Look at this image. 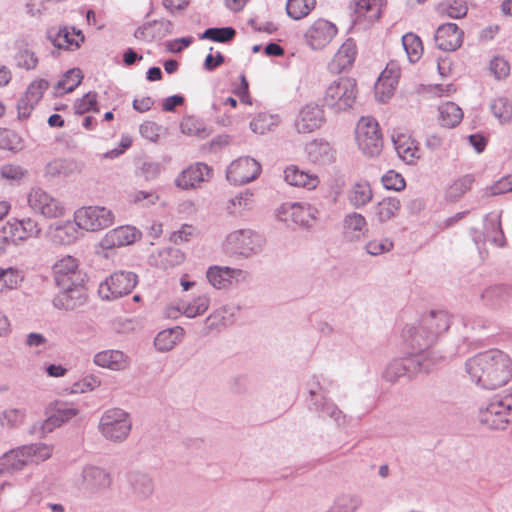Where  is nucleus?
I'll return each instance as SVG.
<instances>
[{"label": "nucleus", "mask_w": 512, "mask_h": 512, "mask_svg": "<svg viewBox=\"0 0 512 512\" xmlns=\"http://www.w3.org/2000/svg\"><path fill=\"white\" fill-rule=\"evenodd\" d=\"M465 368L472 381L488 390L502 387L512 378V360L499 349L476 354L466 361Z\"/></svg>", "instance_id": "1"}, {"label": "nucleus", "mask_w": 512, "mask_h": 512, "mask_svg": "<svg viewBox=\"0 0 512 512\" xmlns=\"http://www.w3.org/2000/svg\"><path fill=\"white\" fill-rule=\"evenodd\" d=\"M451 324L446 311H431L424 315L417 326L405 331V338L414 349L430 348Z\"/></svg>", "instance_id": "2"}, {"label": "nucleus", "mask_w": 512, "mask_h": 512, "mask_svg": "<svg viewBox=\"0 0 512 512\" xmlns=\"http://www.w3.org/2000/svg\"><path fill=\"white\" fill-rule=\"evenodd\" d=\"M357 96L356 80L342 76L333 80L326 87L322 97V107H326L336 114L347 112L354 106Z\"/></svg>", "instance_id": "3"}, {"label": "nucleus", "mask_w": 512, "mask_h": 512, "mask_svg": "<svg viewBox=\"0 0 512 512\" xmlns=\"http://www.w3.org/2000/svg\"><path fill=\"white\" fill-rule=\"evenodd\" d=\"M132 429L130 414L121 408L106 410L99 421L98 430L108 441L114 443L124 442Z\"/></svg>", "instance_id": "4"}, {"label": "nucleus", "mask_w": 512, "mask_h": 512, "mask_svg": "<svg viewBox=\"0 0 512 512\" xmlns=\"http://www.w3.org/2000/svg\"><path fill=\"white\" fill-rule=\"evenodd\" d=\"M356 141L359 149L368 157L378 156L383 148V138L378 122L373 117H361L357 123Z\"/></svg>", "instance_id": "5"}, {"label": "nucleus", "mask_w": 512, "mask_h": 512, "mask_svg": "<svg viewBox=\"0 0 512 512\" xmlns=\"http://www.w3.org/2000/svg\"><path fill=\"white\" fill-rule=\"evenodd\" d=\"M478 420L482 426L488 429L504 430L512 423V414L497 395L480 407Z\"/></svg>", "instance_id": "6"}, {"label": "nucleus", "mask_w": 512, "mask_h": 512, "mask_svg": "<svg viewBox=\"0 0 512 512\" xmlns=\"http://www.w3.org/2000/svg\"><path fill=\"white\" fill-rule=\"evenodd\" d=\"M137 282V275L133 272H115L100 284L98 293L102 299L114 300L131 293Z\"/></svg>", "instance_id": "7"}, {"label": "nucleus", "mask_w": 512, "mask_h": 512, "mask_svg": "<svg viewBox=\"0 0 512 512\" xmlns=\"http://www.w3.org/2000/svg\"><path fill=\"white\" fill-rule=\"evenodd\" d=\"M75 223L80 229L97 231L112 225L114 215L106 207H82L75 212Z\"/></svg>", "instance_id": "8"}, {"label": "nucleus", "mask_w": 512, "mask_h": 512, "mask_svg": "<svg viewBox=\"0 0 512 512\" xmlns=\"http://www.w3.org/2000/svg\"><path fill=\"white\" fill-rule=\"evenodd\" d=\"M227 245L233 253L249 257L262 250L264 239L250 229H241L227 236Z\"/></svg>", "instance_id": "9"}, {"label": "nucleus", "mask_w": 512, "mask_h": 512, "mask_svg": "<svg viewBox=\"0 0 512 512\" xmlns=\"http://www.w3.org/2000/svg\"><path fill=\"white\" fill-rule=\"evenodd\" d=\"M52 270L55 283L59 288H67L73 284L85 282V274L79 270L77 259L70 255L58 260Z\"/></svg>", "instance_id": "10"}, {"label": "nucleus", "mask_w": 512, "mask_h": 512, "mask_svg": "<svg viewBox=\"0 0 512 512\" xmlns=\"http://www.w3.org/2000/svg\"><path fill=\"white\" fill-rule=\"evenodd\" d=\"M27 200L32 210L47 218H56L64 213L62 203L40 187L32 188Z\"/></svg>", "instance_id": "11"}, {"label": "nucleus", "mask_w": 512, "mask_h": 512, "mask_svg": "<svg viewBox=\"0 0 512 512\" xmlns=\"http://www.w3.org/2000/svg\"><path fill=\"white\" fill-rule=\"evenodd\" d=\"M79 413L72 404L56 400L51 402L46 408L47 419L42 423L44 432H51L54 428L60 427L64 423L74 418Z\"/></svg>", "instance_id": "12"}, {"label": "nucleus", "mask_w": 512, "mask_h": 512, "mask_svg": "<svg viewBox=\"0 0 512 512\" xmlns=\"http://www.w3.org/2000/svg\"><path fill=\"white\" fill-rule=\"evenodd\" d=\"M261 173V165L253 158L241 157L233 161L227 170V178L240 184L256 179Z\"/></svg>", "instance_id": "13"}, {"label": "nucleus", "mask_w": 512, "mask_h": 512, "mask_svg": "<svg viewBox=\"0 0 512 512\" xmlns=\"http://www.w3.org/2000/svg\"><path fill=\"white\" fill-rule=\"evenodd\" d=\"M325 122L324 110L315 103L306 104L300 111L295 121L298 133L307 134L318 130Z\"/></svg>", "instance_id": "14"}, {"label": "nucleus", "mask_w": 512, "mask_h": 512, "mask_svg": "<svg viewBox=\"0 0 512 512\" xmlns=\"http://www.w3.org/2000/svg\"><path fill=\"white\" fill-rule=\"evenodd\" d=\"M48 87L49 82L45 79L35 80L28 86L24 96L17 103L19 119H27L31 115L32 110L42 99Z\"/></svg>", "instance_id": "15"}, {"label": "nucleus", "mask_w": 512, "mask_h": 512, "mask_svg": "<svg viewBox=\"0 0 512 512\" xmlns=\"http://www.w3.org/2000/svg\"><path fill=\"white\" fill-rule=\"evenodd\" d=\"M337 34V27L325 20H316L305 33L307 44L312 49H321L325 47Z\"/></svg>", "instance_id": "16"}, {"label": "nucleus", "mask_w": 512, "mask_h": 512, "mask_svg": "<svg viewBox=\"0 0 512 512\" xmlns=\"http://www.w3.org/2000/svg\"><path fill=\"white\" fill-rule=\"evenodd\" d=\"M317 214L318 210L310 204L293 203L281 207L279 219L287 221V216H289L293 223L302 227H310L316 220Z\"/></svg>", "instance_id": "17"}, {"label": "nucleus", "mask_w": 512, "mask_h": 512, "mask_svg": "<svg viewBox=\"0 0 512 512\" xmlns=\"http://www.w3.org/2000/svg\"><path fill=\"white\" fill-rule=\"evenodd\" d=\"M60 292L54 297L53 305L60 310H74L87 301L84 283L73 284L67 288H59Z\"/></svg>", "instance_id": "18"}, {"label": "nucleus", "mask_w": 512, "mask_h": 512, "mask_svg": "<svg viewBox=\"0 0 512 512\" xmlns=\"http://www.w3.org/2000/svg\"><path fill=\"white\" fill-rule=\"evenodd\" d=\"M5 234L4 239L8 236L11 237L12 241H24L31 237H38L41 228L39 224L32 218L13 219L7 222L3 227Z\"/></svg>", "instance_id": "19"}, {"label": "nucleus", "mask_w": 512, "mask_h": 512, "mask_svg": "<svg viewBox=\"0 0 512 512\" xmlns=\"http://www.w3.org/2000/svg\"><path fill=\"white\" fill-rule=\"evenodd\" d=\"M436 46L443 51H455L463 42V31L455 23H445L435 33Z\"/></svg>", "instance_id": "20"}, {"label": "nucleus", "mask_w": 512, "mask_h": 512, "mask_svg": "<svg viewBox=\"0 0 512 512\" xmlns=\"http://www.w3.org/2000/svg\"><path fill=\"white\" fill-rule=\"evenodd\" d=\"M418 360L412 358V355L392 360L385 368L383 372V378L390 382L395 383L400 377L407 375L412 377L417 374V369L421 366Z\"/></svg>", "instance_id": "21"}, {"label": "nucleus", "mask_w": 512, "mask_h": 512, "mask_svg": "<svg viewBox=\"0 0 512 512\" xmlns=\"http://www.w3.org/2000/svg\"><path fill=\"white\" fill-rule=\"evenodd\" d=\"M140 232L132 226L125 225L110 230L106 233L100 242L103 249H113L134 243L139 237Z\"/></svg>", "instance_id": "22"}, {"label": "nucleus", "mask_w": 512, "mask_h": 512, "mask_svg": "<svg viewBox=\"0 0 512 512\" xmlns=\"http://www.w3.org/2000/svg\"><path fill=\"white\" fill-rule=\"evenodd\" d=\"M47 38L56 48L70 50L79 48L80 43L84 41V35L80 30L72 28L70 32L68 27L50 28L47 31Z\"/></svg>", "instance_id": "23"}, {"label": "nucleus", "mask_w": 512, "mask_h": 512, "mask_svg": "<svg viewBox=\"0 0 512 512\" xmlns=\"http://www.w3.org/2000/svg\"><path fill=\"white\" fill-rule=\"evenodd\" d=\"M83 487L90 493H96L110 487L112 479L103 468L87 466L82 471Z\"/></svg>", "instance_id": "24"}, {"label": "nucleus", "mask_w": 512, "mask_h": 512, "mask_svg": "<svg viewBox=\"0 0 512 512\" xmlns=\"http://www.w3.org/2000/svg\"><path fill=\"white\" fill-rule=\"evenodd\" d=\"M95 365L111 371H123L129 368L130 358L120 350L108 349L94 355Z\"/></svg>", "instance_id": "25"}, {"label": "nucleus", "mask_w": 512, "mask_h": 512, "mask_svg": "<svg viewBox=\"0 0 512 512\" xmlns=\"http://www.w3.org/2000/svg\"><path fill=\"white\" fill-rule=\"evenodd\" d=\"M356 54L357 48L355 41L351 38L347 39L328 64L330 72L339 74L350 68L355 61Z\"/></svg>", "instance_id": "26"}, {"label": "nucleus", "mask_w": 512, "mask_h": 512, "mask_svg": "<svg viewBox=\"0 0 512 512\" xmlns=\"http://www.w3.org/2000/svg\"><path fill=\"white\" fill-rule=\"evenodd\" d=\"M210 168L204 163H196L183 170L176 179V185L182 189H190L208 180Z\"/></svg>", "instance_id": "27"}, {"label": "nucleus", "mask_w": 512, "mask_h": 512, "mask_svg": "<svg viewBox=\"0 0 512 512\" xmlns=\"http://www.w3.org/2000/svg\"><path fill=\"white\" fill-rule=\"evenodd\" d=\"M487 306L501 308L512 302V285L499 284L486 288L481 294Z\"/></svg>", "instance_id": "28"}, {"label": "nucleus", "mask_w": 512, "mask_h": 512, "mask_svg": "<svg viewBox=\"0 0 512 512\" xmlns=\"http://www.w3.org/2000/svg\"><path fill=\"white\" fill-rule=\"evenodd\" d=\"M285 181L295 187H302L308 190L315 189L319 183V177L316 174H310L301 170L296 165H290L284 170Z\"/></svg>", "instance_id": "29"}, {"label": "nucleus", "mask_w": 512, "mask_h": 512, "mask_svg": "<svg viewBox=\"0 0 512 512\" xmlns=\"http://www.w3.org/2000/svg\"><path fill=\"white\" fill-rule=\"evenodd\" d=\"M308 158L319 165L331 164L335 160V150L324 140H313L306 146Z\"/></svg>", "instance_id": "30"}, {"label": "nucleus", "mask_w": 512, "mask_h": 512, "mask_svg": "<svg viewBox=\"0 0 512 512\" xmlns=\"http://www.w3.org/2000/svg\"><path fill=\"white\" fill-rule=\"evenodd\" d=\"M244 272L230 267L212 266L206 272L209 283L217 289L226 288L232 279H238Z\"/></svg>", "instance_id": "31"}, {"label": "nucleus", "mask_w": 512, "mask_h": 512, "mask_svg": "<svg viewBox=\"0 0 512 512\" xmlns=\"http://www.w3.org/2000/svg\"><path fill=\"white\" fill-rule=\"evenodd\" d=\"M399 71L389 69L386 67L385 70L381 73L378 82L375 86V94L376 97L379 98V101L385 102L389 99L395 90V87L398 83Z\"/></svg>", "instance_id": "32"}, {"label": "nucleus", "mask_w": 512, "mask_h": 512, "mask_svg": "<svg viewBox=\"0 0 512 512\" xmlns=\"http://www.w3.org/2000/svg\"><path fill=\"white\" fill-rule=\"evenodd\" d=\"M393 142L398 156L407 164H413L419 159V148L411 137L401 134Z\"/></svg>", "instance_id": "33"}, {"label": "nucleus", "mask_w": 512, "mask_h": 512, "mask_svg": "<svg viewBox=\"0 0 512 512\" xmlns=\"http://www.w3.org/2000/svg\"><path fill=\"white\" fill-rule=\"evenodd\" d=\"M380 13L379 0H354L353 22H374L380 18Z\"/></svg>", "instance_id": "34"}, {"label": "nucleus", "mask_w": 512, "mask_h": 512, "mask_svg": "<svg viewBox=\"0 0 512 512\" xmlns=\"http://www.w3.org/2000/svg\"><path fill=\"white\" fill-rule=\"evenodd\" d=\"M373 198V191L366 181L354 183L347 192V199L351 206L356 209L367 205Z\"/></svg>", "instance_id": "35"}, {"label": "nucleus", "mask_w": 512, "mask_h": 512, "mask_svg": "<svg viewBox=\"0 0 512 512\" xmlns=\"http://www.w3.org/2000/svg\"><path fill=\"white\" fill-rule=\"evenodd\" d=\"M129 484L133 494L139 499H147L154 492L153 479L142 472L130 473Z\"/></svg>", "instance_id": "36"}, {"label": "nucleus", "mask_w": 512, "mask_h": 512, "mask_svg": "<svg viewBox=\"0 0 512 512\" xmlns=\"http://www.w3.org/2000/svg\"><path fill=\"white\" fill-rule=\"evenodd\" d=\"M344 233L350 237L351 240H358L366 234L367 221L365 217L357 212H351L345 215L343 219Z\"/></svg>", "instance_id": "37"}, {"label": "nucleus", "mask_w": 512, "mask_h": 512, "mask_svg": "<svg viewBox=\"0 0 512 512\" xmlns=\"http://www.w3.org/2000/svg\"><path fill=\"white\" fill-rule=\"evenodd\" d=\"M183 335L184 330L179 326L162 330L155 337L154 345L158 351H170L181 341Z\"/></svg>", "instance_id": "38"}, {"label": "nucleus", "mask_w": 512, "mask_h": 512, "mask_svg": "<svg viewBox=\"0 0 512 512\" xmlns=\"http://www.w3.org/2000/svg\"><path fill=\"white\" fill-rule=\"evenodd\" d=\"M400 207L401 204L399 199L395 197H387L374 205L372 212L378 222L384 223L395 217L400 210Z\"/></svg>", "instance_id": "39"}, {"label": "nucleus", "mask_w": 512, "mask_h": 512, "mask_svg": "<svg viewBox=\"0 0 512 512\" xmlns=\"http://www.w3.org/2000/svg\"><path fill=\"white\" fill-rule=\"evenodd\" d=\"M363 504L361 495L343 493L338 495L326 512H356Z\"/></svg>", "instance_id": "40"}, {"label": "nucleus", "mask_w": 512, "mask_h": 512, "mask_svg": "<svg viewBox=\"0 0 512 512\" xmlns=\"http://www.w3.org/2000/svg\"><path fill=\"white\" fill-rule=\"evenodd\" d=\"M438 110L440 124L446 128L457 126L463 118L462 109L453 102L442 104Z\"/></svg>", "instance_id": "41"}, {"label": "nucleus", "mask_w": 512, "mask_h": 512, "mask_svg": "<svg viewBox=\"0 0 512 512\" xmlns=\"http://www.w3.org/2000/svg\"><path fill=\"white\" fill-rule=\"evenodd\" d=\"M21 447L28 464L43 462L49 459L53 452V447L45 443H32Z\"/></svg>", "instance_id": "42"}, {"label": "nucleus", "mask_w": 512, "mask_h": 512, "mask_svg": "<svg viewBox=\"0 0 512 512\" xmlns=\"http://www.w3.org/2000/svg\"><path fill=\"white\" fill-rule=\"evenodd\" d=\"M419 352L411 354L412 358L417 359L421 366L417 369V373L430 372L435 366H437L445 356L434 349L423 348L418 349Z\"/></svg>", "instance_id": "43"}, {"label": "nucleus", "mask_w": 512, "mask_h": 512, "mask_svg": "<svg viewBox=\"0 0 512 512\" xmlns=\"http://www.w3.org/2000/svg\"><path fill=\"white\" fill-rule=\"evenodd\" d=\"M315 410L322 414V416L330 417L335 421L338 426H342L346 422V417L335 403L326 397L321 398V402L315 400L312 404Z\"/></svg>", "instance_id": "44"}, {"label": "nucleus", "mask_w": 512, "mask_h": 512, "mask_svg": "<svg viewBox=\"0 0 512 512\" xmlns=\"http://www.w3.org/2000/svg\"><path fill=\"white\" fill-rule=\"evenodd\" d=\"M75 163L68 159H54L46 164L45 176L50 178L66 177L73 173Z\"/></svg>", "instance_id": "45"}, {"label": "nucleus", "mask_w": 512, "mask_h": 512, "mask_svg": "<svg viewBox=\"0 0 512 512\" xmlns=\"http://www.w3.org/2000/svg\"><path fill=\"white\" fill-rule=\"evenodd\" d=\"M402 45L411 63L417 62L423 54L420 37L414 33H406L402 37Z\"/></svg>", "instance_id": "46"}, {"label": "nucleus", "mask_w": 512, "mask_h": 512, "mask_svg": "<svg viewBox=\"0 0 512 512\" xmlns=\"http://www.w3.org/2000/svg\"><path fill=\"white\" fill-rule=\"evenodd\" d=\"M315 0H287L286 11L289 17L300 20L314 9Z\"/></svg>", "instance_id": "47"}, {"label": "nucleus", "mask_w": 512, "mask_h": 512, "mask_svg": "<svg viewBox=\"0 0 512 512\" xmlns=\"http://www.w3.org/2000/svg\"><path fill=\"white\" fill-rule=\"evenodd\" d=\"M181 132L187 135L206 138L210 134V130L198 118L194 116H186L180 123Z\"/></svg>", "instance_id": "48"}, {"label": "nucleus", "mask_w": 512, "mask_h": 512, "mask_svg": "<svg viewBox=\"0 0 512 512\" xmlns=\"http://www.w3.org/2000/svg\"><path fill=\"white\" fill-rule=\"evenodd\" d=\"M1 465L9 471H19L28 465L26 458L24 457L22 447H18L5 453L1 458Z\"/></svg>", "instance_id": "49"}, {"label": "nucleus", "mask_w": 512, "mask_h": 512, "mask_svg": "<svg viewBox=\"0 0 512 512\" xmlns=\"http://www.w3.org/2000/svg\"><path fill=\"white\" fill-rule=\"evenodd\" d=\"M23 139L15 131L0 127V149L18 152L23 149Z\"/></svg>", "instance_id": "50"}, {"label": "nucleus", "mask_w": 512, "mask_h": 512, "mask_svg": "<svg viewBox=\"0 0 512 512\" xmlns=\"http://www.w3.org/2000/svg\"><path fill=\"white\" fill-rule=\"evenodd\" d=\"M490 110L501 123L508 122L512 118V104L504 96L495 97L490 103Z\"/></svg>", "instance_id": "51"}, {"label": "nucleus", "mask_w": 512, "mask_h": 512, "mask_svg": "<svg viewBox=\"0 0 512 512\" xmlns=\"http://www.w3.org/2000/svg\"><path fill=\"white\" fill-rule=\"evenodd\" d=\"M252 196V193L245 191L229 199L226 206L227 212L231 215H237L250 209L253 203Z\"/></svg>", "instance_id": "52"}, {"label": "nucleus", "mask_w": 512, "mask_h": 512, "mask_svg": "<svg viewBox=\"0 0 512 512\" xmlns=\"http://www.w3.org/2000/svg\"><path fill=\"white\" fill-rule=\"evenodd\" d=\"M21 272L13 267H0V292L15 289L22 281Z\"/></svg>", "instance_id": "53"}, {"label": "nucleus", "mask_w": 512, "mask_h": 512, "mask_svg": "<svg viewBox=\"0 0 512 512\" xmlns=\"http://www.w3.org/2000/svg\"><path fill=\"white\" fill-rule=\"evenodd\" d=\"M82 79L83 74L79 68L70 69L65 73L63 78L57 82L55 90L60 91L62 89L65 93H70L80 85Z\"/></svg>", "instance_id": "54"}, {"label": "nucleus", "mask_w": 512, "mask_h": 512, "mask_svg": "<svg viewBox=\"0 0 512 512\" xmlns=\"http://www.w3.org/2000/svg\"><path fill=\"white\" fill-rule=\"evenodd\" d=\"M235 35L236 31L232 27H213L206 29L200 35V39H208L214 42L227 43L231 41Z\"/></svg>", "instance_id": "55"}, {"label": "nucleus", "mask_w": 512, "mask_h": 512, "mask_svg": "<svg viewBox=\"0 0 512 512\" xmlns=\"http://www.w3.org/2000/svg\"><path fill=\"white\" fill-rule=\"evenodd\" d=\"M437 10L442 16L459 19L466 16L468 8L465 2L455 0L449 3L439 4Z\"/></svg>", "instance_id": "56"}, {"label": "nucleus", "mask_w": 512, "mask_h": 512, "mask_svg": "<svg viewBox=\"0 0 512 512\" xmlns=\"http://www.w3.org/2000/svg\"><path fill=\"white\" fill-rule=\"evenodd\" d=\"M14 60L16 62L17 67L31 70L34 69L38 64V58L35 53L26 48V47H18V51L14 56Z\"/></svg>", "instance_id": "57"}, {"label": "nucleus", "mask_w": 512, "mask_h": 512, "mask_svg": "<svg viewBox=\"0 0 512 512\" xmlns=\"http://www.w3.org/2000/svg\"><path fill=\"white\" fill-rule=\"evenodd\" d=\"M77 239V229L74 224L67 223L55 228L53 241L58 244H70Z\"/></svg>", "instance_id": "58"}, {"label": "nucleus", "mask_w": 512, "mask_h": 512, "mask_svg": "<svg viewBox=\"0 0 512 512\" xmlns=\"http://www.w3.org/2000/svg\"><path fill=\"white\" fill-rule=\"evenodd\" d=\"M277 118L271 114L259 113L250 122V128L253 132L258 134H264L275 126Z\"/></svg>", "instance_id": "59"}, {"label": "nucleus", "mask_w": 512, "mask_h": 512, "mask_svg": "<svg viewBox=\"0 0 512 512\" xmlns=\"http://www.w3.org/2000/svg\"><path fill=\"white\" fill-rule=\"evenodd\" d=\"M74 111L76 114L82 115L89 111L98 112L97 108V93L88 92L82 98L77 99L74 103Z\"/></svg>", "instance_id": "60"}, {"label": "nucleus", "mask_w": 512, "mask_h": 512, "mask_svg": "<svg viewBox=\"0 0 512 512\" xmlns=\"http://www.w3.org/2000/svg\"><path fill=\"white\" fill-rule=\"evenodd\" d=\"M209 304L210 300L207 296H199L184 307L183 313L188 318H194L198 315L204 314L207 311Z\"/></svg>", "instance_id": "61"}, {"label": "nucleus", "mask_w": 512, "mask_h": 512, "mask_svg": "<svg viewBox=\"0 0 512 512\" xmlns=\"http://www.w3.org/2000/svg\"><path fill=\"white\" fill-rule=\"evenodd\" d=\"M394 244L388 238L373 239L365 245V250L372 256H378L393 249Z\"/></svg>", "instance_id": "62"}, {"label": "nucleus", "mask_w": 512, "mask_h": 512, "mask_svg": "<svg viewBox=\"0 0 512 512\" xmlns=\"http://www.w3.org/2000/svg\"><path fill=\"white\" fill-rule=\"evenodd\" d=\"M24 412L19 409H8L0 413V425L6 428H14L21 424Z\"/></svg>", "instance_id": "63"}, {"label": "nucleus", "mask_w": 512, "mask_h": 512, "mask_svg": "<svg viewBox=\"0 0 512 512\" xmlns=\"http://www.w3.org/2000/svg\"><path fill=\"white\" fill-rule=\"evenodd\" d=\"M383 186L388 190L401 191L405 188L403 176L393 170H389L382 176Z\"/></svg>", "instance_id": "64"}]
</instances>
